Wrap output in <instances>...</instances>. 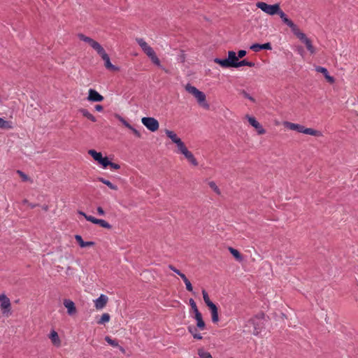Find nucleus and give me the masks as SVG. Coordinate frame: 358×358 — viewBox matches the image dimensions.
<instances>
[{"instance_id": "1", "label": "nucleus", "mask_w": 358, "mask_h": 358, "mask_svg": "<svg viewBox=\"0 0 358 358\" xmlns=\"http://www.w3.org/2000/svg\"><path fill=\"white\" fill-rule=\"evenodd\" d=\"M256 6L265 13L270 15H277L280 10V7L278 3L270 5L265 2L259 1L256 3Z\"/></svg>"}, {"instance_id": "2", "label": "nucleus", "mask_w": 358, "mask_h": 358, "mask_svg": "<svg viewBox=\"0 0 358 358\" xmlns=\"http://www.w3.org/2000/svg\"><path fill=\"white\" fill-rule=\"evenodd\" d=\"M0 308L3 315L6 316L10 315L11 303L9 298L4 294H0Z\"/></svg>"}, {"instance_id": "3", "label": "nucleus", "mask_w": 358, "mask_h": 358, "mask_svg": "<svg viewBox=\"0 0 358 358\" xmlns=\"http://www.w3.org/2000/svg\"><path fill=\"white\" fill-rule=\"evenodd\" d=\"M97 53L101 56L102 59L104 61V66L107 69L112 71H117L119 70L118 67L112 64L108 55L106 52L103 47L99 51H97Z\"/></svg>"}, {"instance_id": "4", "label": "nucleus", "mask_w": 358, "mask_h": 358, "mask_svg": "<svg viewBox=\"0 0 358 358\" xmlns=\"http://www.w3.org/2000/svg\"><path fill=\"white\" fill-rule=\"evenodd\" d=\"M141 122L148 129L152 132L156 131L159 129V122L154 117H144L141 119Z\"/></svg>"}, {"instance_id": "5", "label": "nucleus", "mask_w": 358, "mask_h": 358, "mask_svg": "<svg viewBox=\"0 0 358 358\" xmlns=\"http://www.w3.org/2000/svg\"><path fill=\"white\" fill-rule=\"evenodd\" d=\"M263 317V315H261L260 316L257 315L250 320V322L254 327L253 334L258 335L260 333L264 324Z\"/></svg>"}, {"instance_id": "6", "label": "nucleus", "mask_w": 358, "mask_h": 358, "mask_svg": "<svg viewBox=\"0 0 358 358\" xmlns=\"http://www.w3.org/2000/svg\"><path fill=\"white\" fill-rule=\"evenodd\" d=\"M277 15L280 16L282 21L291 29L292 31L294 34L299 31L298 27L287 17V15L282 11V10L280 9Z\"/></svg>"}, {"instance_id": "7", "label": "nucleus", "mask_w": 358, "mask_h": 358, "mask_svg": "<svg viewBox=\"0 0 358 358\" xmlns=\"http://www.w3.org/2000/svg\"><path fill=\"white\" fill-rule=\"evenodd\" d=\"M295 35L306 45L307 50L311 53L315 52V48L312 45L311 41L307 38L305 34L300 31H297Z\"/></svg>"}, {"instance_id": "8", "label": "nucleus", "mask_w": 358, "mask_h": 358, "mask_svg": "<svg viewBox=\"0 0 358 358\" xmlns=\"http://www.w3.org/2000/svg\"><path fill=\"white\" fill-rule=\"evenodd\" d=\"M78 37L80 40L87 43L96 52L99 51L102 46L96 41L91 38L90 37L86 36L83 34H78Z\"/></svg>"}, {"instance_id": "9", "label": "nucleus", "mask_w": 358, "mask_h": 358, "mask_svg": "<svg viewBox=\"0 0 358 358\" xmlns=\"http://www.w3.org/2000/svg\"><path fill=\"white\" fill-rule=\"evenodd\" d=\"M108 297L105 294H101L99 298L94 300V306L96 310H102L107 304Z\"/></svg>"}, {"instance_id": "10", "label": "nucleus", "mask_w": 358, "mask_h": 358, "mask_svg": "<svg viewBox=\"0 0 358 358\" xmlns=\"http://www.w3.org/2000/svg\"><path fill=\"white\" fill-rule=\"evenodd\" d=\"M246 118L248 119L249 123L257 129L258 134L261 135L266 133V130L254 117H251L247 115Z\"/></svg>"}, {"instance_id": "11", "label": "nucleus", "mask_w": 358, "mask_h": 358, "mask_svg": "<svg viewBox=\"0 0 358 358\" xmlns=\"http://www.w3.org/2000/svg\"><path fill=\"white\" fill-rule=\"evenodd\" d=\"M194 96L195 97L198 103L200 106H201L202 107H203L206 109L209 108V104L206 102V94L203 92L199 90L197 92V93Z\"/></svg>"}, {"instance_id": "12", "label": "nucleus", "mask_w": 358, "mask_h": 358, "mask_svg": "<svg viewBox=\"0 0 358 358\" xmlns=\"http://www.w3.org/2000/svg\"><path fill=\"white\" fill-rule=\"evenodd\" d=\"M87 99L90 101L100 102L103 100V96L95 90L90 89Z\"/></svg>"}, {"instance_id": "13", "label": "nucleus", "mask_w": 358, "mask_h": 358, "mask_svg": "<svg viewBox=\"0 0 358 358\" xmlns=\"http://www.w3.org/2000/svg\"><path fill=\"white\" fill-rule=\"evenodd\" d=\"M63 303L65 308L67 309V313L69 315H73L76 313L77 310L73 301L66 299L64 300Z\"/></svg>"}, {"instance_id": "14", "label": "nucleus", "mask_w": 358, "mask_h": 358, "mask_svg": "<svg viewBox=\"0 0 358 358\" xmlns=\"http://www.w3.org/2000/svg\"><path fill=\"white\" fill-rule=\"evenodd\" d=\"M315 71L318 73H321L324 75V78L327 79V80L330 83H334L335 80L334 77L331 76L329 74L328 70L322 66H315Z\"/></svg>"}, {"instance_id": "15", "label": "nucleus", "mask_w": 358, "mask_h": 358, "mask_svg": "<svg viewBox=\"0 0 358 358\" xmlns=\"http://www.w3.org/2000/svg\"><path fill=\"white\" fill-rule=\"evenodd\" d=\"M250 49L254 52H259L262 50H271L272 47L270 43L264 44L255 43L250 46Z\"/></svg>"}, {"instance_id": "16", "label": "nucleus", "mask_w": 358, "mask_h": 358, "mask_svg": "<svg viewBox=\"0 0 358 358\" xmlns=\"http://www.w3.org/2000/svg\"><path fill=\"white\" fill-rule=\"evenodd\" d=\"M119 120L122 123V124L124 126H125L127 128L130 129L136 137H138V138L141 137V133L136 129H135L132 125H131L127 120H125L123 117L120 116Z\"/></svg>"}, {"instance_id": "17", "label": "nucleus", "mask_w": 358, "mask_h": 358, "mask_svg": "<svg viewBox=\"0 0 358 358\" xmlns=\"http://www.w3.org/2000/svg\"><path fill=\"white\" fill-rule=\"evenodd\" d=\"M285 125L287 128H288L291 130L297 131L299 133H303V130L304 128V126H303L301 124H295V123L289 122H285Z\"/></svg>"}, {"instance_id": "18", "label": "nucleus", "mask_w": 358, "mask_h": 358, "mask_svg": "<svg viewBox=\"0 0 358 358\" xmlns=\"http://www.w3.org/2000/svg\"><path fill=\"white\" fill-rule=\"evenodd\" d=\"M194 318L196 320V327L201 330L204 329L205 328V322L203 320L202 315L200 312H197L196 314H194Z\"/></svg>"}, {"instance_id": "19", "label": "nucleus", "mask_w": 358, "mask_h": 358, "mask_svg": "<svg viewBox=\"0 0 358 358\" xmlns=\"http://www.w3.org/2000/svg\"><path fill=\"white\" fill-rule=\"evenodd\" d=\"M214 62L215 64H217L220 65L222 68H231L232 66L230 65V62L228 61L227 59H220V58H215L213 59Z\"/></svg>"}, {"instance_id": "20", "label": "nucleus", "mask_w": 358, "mask_h": 358, "mask_svg": "<svg viewBox=\"0 0 358 358\" xmlns=\"http://www.w3.org/2000/svg\"><path fill=\"white\" fill-rule=\"evenodd\" d=\"M182 155L185 157V158L194 166L198 165V162L196 158L194 157L193 154L189 151L188 150L185 151Z\"/></svg>"}, {"instance_id": "21", "label": "nucleus", "mask_w": 358, "mask_h": 358, "mask_svg": "<svg viewBox=\"0 0 358 358\" xmlns=\"http://www.w3.org/2000/svg\"><path fill=\"white\" fill-rule=\"evenodd\" d=\"M227 59L231 62L230 65L234 67L236 62L238 60V57H237L234 51L231 50L228 52V58Z\"/></svg>"}, {"instance_id": "22", "label": "nucleus", "mask_w": 358, "mask_h": 358, "mask_svg": "<svg viewBox=\"0 0 358 358\" xmlns=\"http://www.w3.org/2000/svg\"><path fill=\"white\" fill-rule=\"evenodd\" d=\"M49 338L51 339L54 345L57 346L60 345V339L59 338L57 333L55 331L53 330L50 332Z\"/></svg>"}, {"instance_id": "23", "label": "nucleus", "mask_w": 358, "mask_h": 358, "mask_svg": "<svg viewBox=\"0 0 358 358\" xmlns=\"http://www.w3.org/2000/svg\"><path fill=\"white\" fill-rule=\"evenodd\" d=\"M303 134L315 136H320L322 135V134L320 131H317V130H315V129H313L311 128H306L305 127L303 130Z\"/></svg>"}, {"instance_id": "24", "label": "nucleus", "mask_w": 358, "mask_h": 358, "mask_svg": "<svg viewBox=\"0 0 358 358\" xmlns=\"http://www.w3.org/2000/svg\"><path fill=\"white\" fill-rule=\"evenodd\" d=\"M188 331H189V333H191V334L192 335V336L194 337V338L195 339H197V340H201L202 339V336L201 334H199L197 332V329L195 327H193V326H189L188 327Z\"/></svg>"}, {"instance_id": "25", "label": "nucleus", "mask_w": 358, "mask_h": 358, "mask_svg": "<svg viewBox=\"0 0 358 358\" xmlns=\"http://www.w3.org/2000/svg\"><path fill=\"white\" fill-rule=\"evenodd\" d=\"M79 112L85 117L91 120L92 122H96V117L91 114L87 109L85 108H80L79 110Z\"/></svg>"}, {"instance_id": "26", "label": "nucleus", "mask_w": 358, "mask_h": 358, "mask_svg": "<svg viewBox=\"0 0 358 358\" xmlns=\"http://www.w3.org/2000/svg\"><path fill=\"white\" fill-rule=\"evenodd\" d=\"M13 123L0 117V129H13Z\"/></svg>"}, {"instance_id": "27", "label": "nucleus", "mask_w": 358, "mask_h": 358, "mask_svg": "<svg viewBox=\"0 0 358 358\" xmlns=\"http://www.w3.org/2000/svg\"><path fill=\"white\" fill-rule=\"evenodd\" d=\"M165 133H166L167 137H169L174 143H176L178 141H179L180 140V138L179 137H178L176 134L172 131L166 129Z\"/></svg>"}, {"instance_id": "28", "label": "nucleus", "mask_w": 358, "mask_h": 358, "mask_svg": "<svg viewBox=\"0 0 358 358\" xmlns=\"http://www.w3.org/2000/svg\"><path fill=\"white\" fill-rule=\"evenodd\" d=\"M88 153L93 157L95 161L98 162L99 163L101 162V159L103 157L101 152H98L94 150H90Z\"/></svg>"}, {"instance_id": "29", "label": "nucleus", "mask_w": 358, "mask_h": 358, "mask_svg": "<svg viewBox=\"0 0 358 358\" xmlns=\"http://www.w3.org/2000/svg\"><path fill=\"white\" fill-rule=\"evenodd\" d=\"M229 250L230 252L231 253V255L234 257V258L237 261L241 262L243 260V257H242L241 255L240 254V252H238V250H237L234 248H229Z\"/></svg>"}, {"instance_id": "30", "label": "nucleus", "mask_w": 358, "mask_h": 358, "mask_svg": "<svg viewBox=\"0 0 358 358\" xmlns=\"http://www.w3.org/2000/svg\"><path fill=\"white\" fill-rule=\"evenodd\" d=\"M75 238L78 242L80 246H91V245H94L93 242H90V241L85 242L83 240L81 236H80V235H76Z\"/></svg>"}, {"instance_id": "31", "label": "nucleus", "mask_w": 358, "mask_h": 358, "mask_svg": "<svg viewBox=\"0 0 358 358\" xmlns=\"http://www.w3.org/2000/svg\"><path fill=\"white\" fill-rule=\"evenodd\" d=\"M96 224L100 225L101 227L110 229H112L111 224H110L108 222L104 220L98 219Z\"/></svg>"}, {"instance_id": "32", "label": "nucleus", "mask_w": 358, "mask_h": 358, "mask_svg": "<svg viewBox=\"0 0 358 358\" xmlns=\"http://www.w3.org/2000/svg\"><path fill=\"white\" fill-rule=\"evenodd\" d=\"M180 278L184 281V282H185V284L186 285V289L189 292H192V290H193L192 285L191 282H189V280L187 278L186 275L185 274L180 275Z\"/></svg>"}, {"instance_id": "33", "label": "nucleus", "mask_w": 358, "mask_h": 358, "mask_svg": "<svg viewBox=\"0 0 358 358\" xmlns=\"http://www.w3.org/2000/svg\"><path fill=\"white\" fill-rule=\"evenodd\" d=\"M185 90L189 94H192L193 96H194L199 91V90L196 87L192 86L190 84H187L185 85Z\"/></svg>"}, {"instance_id": "34", "label": "nucleus", "mask_w": 358, "mask_h": 358, "mask_svg": "<svg viewBox=\"0 0 358 358\" xmlns=\"http://www.w3.org/2000/svg\"><path fill=\"white\" fill-rule=\"evenodd\" d=\"M110 316L108 313H103L99 320L97 322L99 324H103L110 321Z\"/></svg>"}, {"instance_id": "35", "label": "nucleus", "mask_w": 358, "mask_h": 358, "mask_svg": "<svg viewBox=\"0 0 358 358\" xmlns=\"http://www.w3.org/2000/svg\"><path fill=\"white\" fill-rule=\"evenodd\" d=\"M198 355L200 358H213L210 352L205 351L202 348L198 350Z\"/></svg>"}, {"instance_id": "36", "label": "nucleus", "mask_w": 358, "mask_h": 358, "mask_svg": "<svg viewBox=\"0 0 358 358\" xmlns=\"http://www.w3.org/2000/svg\"><path fill=\"white\" fill-rule=\"evenodd\" d=\"M137 43L138 45L141 48V49L144 51L147 48H148L150 45L144 41L143 38H137L136 39Z\"/></svg>"}, {"instance_id": "37", "label": "nucleus", "mask_w": 358, "mask_h": 358, "mask_svg": "<svg viewBox=\"0 0 358 358\" xmlns=\"http://www.w3.org/2000/svg\"><path fill=\"white\" fill-rule=\"evenodd\" d=\"M176 144L178 148L179 152L181 154L184 153L185 151L187 150V148H186L185 143L182 141L181 139L179 141H178Z\"/></svg>"}, {"instance_id": "38", "label": "nucleus", "mask_w": 358, "mask_h": 358, "mask_svg": "<svg viewBox=\"0 0 358 358\" xmlns=\"http://www.w3.org/2000/svg\"><path fill=\"white\" fill-rule=\"evenodd\" d=\"M105 341L113 347H117L119 346L118 342L117 340L112 339L110 336H106Z\"/></svg>"}, {"instance_id": "39", "label": "nucleus", "mask_w": 358, "mask_h": 358, "mask_svg": "<svg viewBox=\"0 0 358 358\" xmlns=\"http://www.w3.org/2000/svg\"><path fill=\"white\" fill-rule=\"evenodd\" d=\"M208 185L210 186V187L217 194H220V189L218 188V187L217 186L216 183L213 181H210L208 182Z\"/></svg>"}, {"instance_id": "40", "label": "nucleus", "mask_w": 358, "mask_h": 358, "mask_svg": "<svg viewBox=\"0 0 358 358\" xmlns=\"http://www.w3.org/2000/svg\"><path fill=\"white\" fill-rule=\"evenodd\" d=\"M99 164H101L103 168H106L109 164H110V161L108 160L107 157H103Z\"/></svg>"}, {"instance_id": "41", "label": "nucleus", "mask_w": 358, "mask_h": 358, "mask_svg": "<svg viewBox=\"0 0 358 358\" xmlns=\"http://www.w3.org/2000/svg\"><path fill=\"white\" fill-rule=\"evenodd\" d=\"M211 317H212V322L213 323H217L219 321L217 310H215V312H211Z\"/></svg>"}, {"instance_id": "42", "label": "nucleus", "mask_w": 358, "mask_h": 358, "mask_svg": "<svg viewBox=\"0 0 358 358\" xmlns=\"http://www.w3.org/2000/svg\"><path fill=\"white\" fill-rule=\"evenodd\" d=\"M240 93L246 99L250 100L252 102H255V99L247 93L244 90H241Z\"/></svg>"}, {"instance_id": "43", "label": "nucleus", "mask_w": 358, "mask_h": 358, "mask_svg": "<svg viewBox=\"0 0 358 358\" xmlns=\"http://www.w3.org/2000/svg\"><path fill=\"white\" fill-rule=\"evenodd\" d=\"M143 52L147 55L148 57L154 56V54L155 53L154 50L150 46L144 50Z\"/></svg>"}, {"instance_id": "44", "label": "nucleus", "mask_w": 358, "mask_h": 358, "mask_svg": "<svg viewBox=\"0 0 358 358\" xmlns=\"http://www.w3.org/2000/svg\"><path fill=\"white\" fill-rule=\"evenodd\" d=\"M248 61L246 59H243L241 61H237L233 68H238L243 66H247Z\"/></svg>"}, {"instance_id": "45", "label": "nucleus", "mask_w": 358, "mask_h": 358, "mask_svg": "<svg viewBox=\"0 0 358 358\" xmlns=\"http://www.w3.org/2000/svg\"><path fill=\"white\" fill-rule=\"evenodd\" d=\"M189 304L194 313V314H196L197 312H199L198 308H197V306H196V304L195 303V301L192 299H189Z\"/></svg>"}, {"instance_id": "46", "label": "nucleus", "mask_w": 358, "mask_h": 358, "mask_svg": "<svg viewBox=\"0 0 358 358\" xmlns=\"http://www.w3.org/2000/svg\"><path fill=\"white\" fill-rule=\"evenodd\" d=\"M17 173L21 177L22 180L23 181H27L29 180V178L27 175H26L24 172L22 171L17 170Z\"/></svg>"}, {"instance_id": "47", "label": "nucleus", "mask_w": 358, "mask_h": 358, "mask_svg": "<svg viewBox=\"0 0 358 358\" xmlns=\"http://www.w3.org/2000/svg\"><path fill=\"white\" fill-rule=\"evenodd\" d=\"M202 294H203V300L206 305L212 302L209 299L208 293L205 290L202 291Z\"/></svg>"}, {"instance_id": "48", "label": "nucleus", "mask_w": 358, "mask_h": 358, "mask_svg": "<svg viewBox=\"0 0 358 358\" xmlns=\"http://www.w3.org/2000/svg\"><path fill=\"white\" fill-rule=\"evenodd\" d=\"M150 58L155 64L160 66V61L155 53L154 54V56H151Z\"/></svg>"}, {"instance_id": "49", "label": "nucleus", "mask_w": 358, "mask_h": 358, "mask_svg": "<svg viewBox=\"0 0 358 358\" xmlns=\"http://www.w3.org/2000/svg\"><path fill=\"white\" fill-rule=\"evenodd\" d=\"M85 218L89 221V222H91L94 224H96V222H97V218H95L94 217L92 216V215H85Z\"/></svg>"}, {"instance_id": "50", "label": "nucleus", "mask_w": 358, "mask_h": 358, "mask_svg": "<svg viewBox=\"0 0 358 358\" xmlns=\"http://www.w3.org/2000/svg\"><path fill=\"white\" fill-rule=\"evenodd\" d=\"M168 267H169V269H171L174 273L178 274L180 277V275H183L184 274V273H181L178 269H177L175 266H173L171 264H169Z\"/></svg>"}, {"instance_id": "51", "label": "nucleus", "mask_w": 358, "mask_h": 358, "mask_svg": "<svg viewBox=\"0 0 358 358\" xmlns=\"http://www.w3.org/2000/svg\"><path fill=\"white\" fill-rule=\"evenodd\" d=\"M106 185H107L110 189H113V190H117V187L115 185H113L111 182H110L109 180H107L106 182Z\"/></svg>"}, {"instance_id": "52", "label": "nucleus", "mask_w": 358, "mask_h": 358, "mask_svg": "<svg viewBox=\"0 0 358 358\" xmlns=\"http://www.w3.org/2000/svg\"><path fill=\"white\" fill-rule=\"evenodd\" d=\"M206 306L210 308V312H215V310H217V306L213 302L207 304Z\"/></svg>"}, {"instance_id": "53", "label": "nucleus", "mask_w": 358, "mask_h": 358, "mask_svg": "<svg viewBox=\"0 0 358 358\" xmlns=\"http://www.w3.org/2000/svg\"><path fill=\"white\" fill-rule=\"evenodd\" d=\"M245 55H246V51L244 50H241L238 52L237 57H238V59L243 58V57L245 56Z\"/></svg>"}, {"instance_id": "54", "label": "nucleus", "mask_w": 358, "mask_h": 358, "mask_svg": "<svg viewBox=\"0 0 358 358\" xmlns=\"http://www.w3.org/2000/svg\"><path fill=\"white\" fill-rule=\"evenodd\" d=\"M109 166H110L111 169H116V170L119 169L120 168V166L119 164L111 162H110V164H109Z\"/></svg>"}, {"instance_id": "55", "label": "nucleus", "mask_w": 358, "mask_h": 358, "mask_svg": "<svg viewBox=\"0 0 358 358\" xmlns=\"http://www.w3.org/2000/svg\"><path fill=\"white\" fill-rule=\"evenodd\" d=\"M96 210H97V213H98V214L99 215H105V212H104L103 209L101 207L99 206Z\"/></svg>"}, {"instance_id": "56", "label": "nucleus", "mask_w": 358, "mask_h": 358, "mask_svg": "<svg viewBox=\"0 0 358 358\" xmlns=\"http://www.w3.org/2000/svg\"><path fill=\"white\" fill-rule=\"evenodd\" d=\"M103 109V106L101 105H96L95 106V110L96 111H99L100 112V111H102Z\"/></svg>"}, {"instance_id": "57", "label": "nucleus", "mask_w": 358, "mask_h": 358, "mask_svg": "<svg viewBox=\"0 0 358 358\" xmlns=\"http://www.w3.org/2000/svg\"><path fill=\"white\" fill-rule=\"evenodd\" d=\"M247 66H250V67H253L255 66V63L254 62H247Z\"/></svg>"}, {"instance_id": "58", "label": "nucleus", "mask_w": 358, "mask_h": 358, "mask_svg": "<svg viewBox=\"0 0 358 358\" xmlns=\"http://www.w3.org/2000/svg\"><path fill=\"white\" fill-rule=\"evenodd\" d=\"M29 206L31 208H34L36 206H38V204H36V203H28Z\"/></svg>"}, {"instance_id": "59", "label": "nucleus", "mask_w": 358, "mask_h": 358, "mask_svg": "<svg viewBox=\"0 0 358 358\" xmlns=\"http://www.w3.org/2000/svg\"><path fill=\"white\" fill-rule=\"evenodd\" d=\"M98 180L100 182H103V184H106V182L108 180L104 179L103 178H99Z\"/></svg>"}, {"instance_id": "60", "label": "nucleus", "mask_w": 358, "mask_h": 358, "mask_svg": "<svg viewBox=\"0 0 358 358\" xmlns=\"http://www.w3.org/2000/svg\"><path fill=\"white\" fill-rule=\"evenodd\" d=\"M42 209H43L44 211H48V206H47V205H44V206L42 207Z\"/></svg>"}, {"instance_id": "61", "label": "nucleus", "mask_w": 358, "mask_h": 358, "mask_svg": "<svg viewBox=\"0 0 358 358\" xmlns=\"http://www.w3.org/2000/svg\"><path fill=\"white\" fill-rule=\"evenodd\" d=\"M120 350L122 352V353H125V350L124 348H122V346H118Z\"/></svg>"}, {"instance_id": "62", "label": "nucleus", "mask_w": 358, "mask_h": 358, "mask_svg": "<svg viewBox=\"0 0 358 358\" xmlns=\"http://www.w3.org/2000/svg\"><path fill=\"white\" fill-rule=\"evenodd\" d=\"M78 214L83 215L84 217H85V215H87L86 213H85L83 211H78Z\"/></svg>"}, {"instance_id": "63", "label": "nucleus", "mask_w": 358, "mask_h": 358, "mask_svg": "<svg viewBox=\"0 0 358 358\" xmlns=\"http://www.w3.org/2000/svg\"><path fill=\"white\" fill-rule=\"evenodd\" d=\"M23 203H29V202H28V201H27V199H24V200L23 201Z\"/></svg>"}, {"instance_id": "64", "label": "nucleus", "mask_w": 358, "mask_h": 358, "mask_svg": "<svg viewBox=\"0 0 358 358\" xmlns=\"http://www.w3.org/2000/svg\"><path fill=\"white\" fill-rule=\"evenodd\" d=\"M230 358H232V357H230Z\"/></svg>"}]
</instances>
